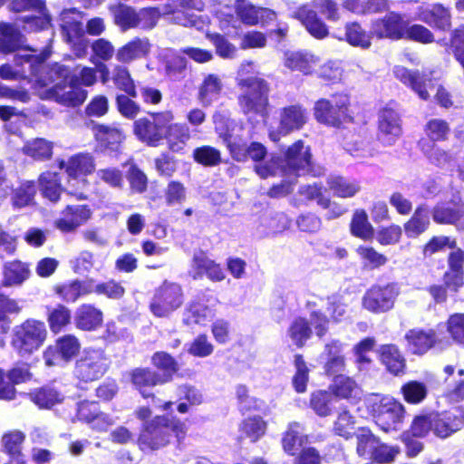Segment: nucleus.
<instances>
[{"label":"nucleus","mask_w":464,"mask_h":464,"mask_svg":"<svg viewBox=\"0 0 464 464\" xmlns=\"http://www.w3.org/2000/svg\"><path fill=\"white\" fill-rule=\"evenodd\" d=\"M69 70L63 65H39L34 74V87L41 99L53 100L64 106H78L86 100L87 92L67 82Z\"/></svg>","instance_id":"obj_1"},{"label":"nucleus","mask_w":464,"mask_h":464,"mask_svg":"<svg viewBox=\"0 0 464 464\" xmlns=\"http://www.w3.org/2000/svg\"><path fill=\"white\" fill-rule=\"evenodd\" d=\"M215 130L219 138L227 144L232 158L244 161L249 156L253 160L259 161L266 155V149L259 142H252L248 147L242 142V126L231 121L226 114L217 111L213 115Z\"/></svg>","instance_id":"obj_2"},{"label":"nucleus","mask_w":464,"mask_h":464,"mask_svg":"<svg viewBox=\"0 0 464 464\" xmlns=\"http://www.w3.org/2000/svg\"><path fill=\"white\" fill-rule=\"evenodd\" d=\"M187 432L186 424L176 417L156 416L143 424L138 442L142 450H156L168 445L172 435L181 439Z\"/></svg>","instance_id":"obj_3"},{"label":"nucleus","mask_w":464,"mask_h":464,"mask_svg":"<svg viewBox=\"0 0 464 464\" xmlns=\"http://www.w3.org/2000/svg\"><path fill=\"white\" fill-rule=\"evenodd\" d=\"M174 2H179L180 5L186 8L187 11H169L166 7L162 11L155 7L143 8L137 13L139 26L144 29H151L156 25L161 14L171 12L175 14L176 23L183 26H194L198 30H203L208 26L209 20L207 16L196 15L188 12L190 9L202 10L204 5L201 0H174Z\"/></svg>","instance_id":"obj_4"},{"label":"nucleus","mask_w":464,"mask_h":464,"mask_svg":"<svg viewBox=\"0 0 464 464\" xmlns=\"http://www.w3.org/2000/svg\"><path fill=\"white\" fill-rule=\"evenodd\" d=\"M367 405L376 423L385 431L397 430L404 419V406L392 397L372 394Z\"/></svg>","instance_id":"obj_5"},{"label":"nucleus","mask_w":464,"mask_h":464,"mask_svg":"<svg viewBox=\"0 0 464 464\" xmlns=\"http://www.w3.org/2000/svg\"><path fill=\"white\" fill-rule=\"evenodd\" d=\"M46 337L47 329L44 323L29 319L15 328L12 344L20 356L27 357L44 344Z\"/></svg>","instance_id":"obj_6"},{"label":"nucleus","mask_w":464,"mask_h":464,"mask_svg":"<svg viewBox=\"0 0 464 464\" xmlns=\"http://www.w3.org/2000/svg\"><path fill=\"white\" fill-rule=\"evenodd\" d=\"M349 104V98L343 94L334 95L331 99H321L314 104V118L320 123L339 127L344 122L353 121Z\"/></svg>","instance_id":"obj_7"},{"label":"nucleus","mask_w":464,"mask_h":464,"mask_svg":"<svg viewBox=\"0 0 464 464\" xmlns=\"http://www.w3.org/2000/svg\"><path fill=\"white\" fill-rule=\"evenodd\" d=\"M243 93L238 97V104L245 114L263 113L268 104L266 82L256 77H250L239 82Z\"/></svg>","instance_id":"obj_8"},{"label":"nucleus","mask_w":464,"mask_h":464,"mask_svg":"<svg viewBox=\"0 0 464 464\" xmlns=\"http://www.w3.org/2000/svg\"><path fill=\"white\" fill-rule=\"evenodd\" d=\"M183 291L179 284L165 281L154 294L150 308L157 317H167L183 304Z\"/></svg>","instance_id":"obj_9"},{"label":"nucleus","mask_w":464,"mask_h":464,"mask_svg":"<svg viewBox=\"0 0 464 464\" xmlns=\"http://www.w3.org/2000/svg\"><path fill=\"white\" fill-rule=\"evenodd\" d=\"M59 167L64 169L68 175V185L72 188L70 193H75L73 188H83L87 184L85 177L94 172L96 164L94 157L90 153H78L67 160H61Z\"/></svg>","instance_id":"obj_10"},{"label":"nucleus","mask_w":464,"mask_h":464,"mask_svg":"<svg viewBox=\"0 0 464 464\" xmlns=\"http://www.w3.org/2000/svg\"><path fill=\"white\" fill-rule=\"evenodd\" d=\"M109 366L108 358L99 349L85 350L76 362L75 374L84 382H92L102 377Z\"/></svg>","instance_id":"obj_11"},{"label":"nucleus","mask_w":464,"mask_h":464,"mask_svg":"<svg viewBox=\"0 0 464 464\" xmlns=\"http://www.w3.org/2000/svg\"><path fill=\"white\" fill-rule=\"evenodd\" d=\"M399 295L393 285L384 286H372L362 298V306L372 313H384L391 310Z\"/></svg>","instance_id":"obj_12"},{"label":"nucleus","mask_w":464,"mask_h":464,"mask_svg":"<svg viewBox=\"0 0 464 464\" xmlns=\"http://www.w3.org/2000/svg\"><path fill=\"white\" fill-rule=\"evenodd\" d=\"M306 121V113L300 106L292 105L283 108L280 111L279 125L276 130H271L269 138L278 141L282 136L299 130Z\"/></svg>","instance_id":"obj_13"},{"label":"nucleus","mask_w":464,"mask_h":464,"mask_svg":"<svg viewBox=\"0 0 464 464\" xmlns=\"http://www.w3.org/2000/svg\"><path fill=\"white\" fill-rule=\"evenodd\" d=\"M402 134V123L399 113L391 109L384 108L378 116V139L383 144L392 145Z\"/></svg>","instance_id":"obj_14"},{"label":"nucleus","mask_w":464,"mask_h":464,"mask_svg":"<svg viewBox=\"0 0 464 464\" xmlns=\"http://www.w3.org/2000/svg\"><path fill=\"white\" fill-rule=\"evenodd\" d=\"M408 22L397 13H389L376 20L372 26V34L378 38L404 39Z\"/></svg>","instance_id":"obj_15"},{"label":"nucleus","mask_w":464,"mask_h":464,"mask_svg":"<svg viewBox=\"0 0 464 464\" xmlns=\"http://www.w3.org/2000/svg\"><path fill=\"white\" fill-rule=\"evenodd\" d=\"M91 217L92 211L86 205L67 206L62 211L61 218L54 221V226L62 232H72L87 222Z\"/></svg>","instance_id":"obj_16"},{"label":"nucleus","mask_w":464,"mask_h":464,"mask_svg":"<svg viewBox=\"0 0 464 464\" xmlns=\"http://www.w3.org/2000/svg\"><path fill=\"white\" fill-rule=\"evenodd\" d=\"M320 58L307 52L287 53L285 58V66L291 71H299L304 74H312L318 66Z\"/></svg>","instance_id":"obj_17"},{"label":"nucleus","mask_w":464,"mask_h":464,"mask_svg":"<svg viewBox=\"0 0 464 464\" xmlns=\"http://www.w3.org/2000/svg\"><path fill=\"white\" fill-rule=\"evenodd\" d=\"M150 50V44L147 38H135L118 49L116 58L122 63H129L147 56Z\"/></svg>","instance_id":"obj_18"},{"label":"nucleus","mask_w":464,"mask_h":464,"mask_svg":"<svg viewBox=\"0 0 464 464\" xmlns=\"http://www.w3.org/2000/svg\"><path fill=\"white\" fill-rule=\"evenodd\" d=\"M394 73L396 78L401 82L411 86L420 99L428 100L430 95L426 88H431L433 85L430 79L420 76L419 73L411 72L404 67H396Z\"/></svg>","instance_id":"obj_19"},{"label":"nucleus","mask_w":464,"mask_h":464,"mask_svg":"<svg viewBox=\"0 0 464 464\" xmlns=\"http://www.w3.org/2000/svg\"><path fill=\"white\" fill-rule=\"evenodd\" d=\"M297 18L310 33L317 39H323L329 34L328 28L318 17L316 13L307 6L300 7L295 14Z\"/></svg>","instance_id":"obj_20"},{"label":"nucleus","mask_w":464,"mask_h":464,"mask_svg":"<svg viewBox=\"0 0 464 464\" xmlns=\"http://www.w3.org/2000/svg\"><path fill=\"white\" fill-rule=\"evenodd\" d=\"M464 425V415L460 412L449 413L444 417L433 414V432L440 438H447Z\"/></svg>","instance_id":"obj_21"},{"label":"nucleus","mask_w":464,"mask_h":464,"mask_svg":"<svg viewBox=\"0 0 464 464\" xmlns=\"http://www.w3.org/2000/svg\"><path fill=\"white\" fill-rule=\"evenodd\" d=\"M405 339L409 349L416 354H423L428 352L435 343V333L431 330L424 331L421 329L410 330Z\"/></svg>","instance_id":"obj_22"},{"label":"nucleus","mask_w":464,"mask_h":464,"mask_svg":"<svg viewBox=\"0 0 464 464\" xmlns=\"http://www.w3.org/2000/svg\"><path fill=\"white\" fill-rule=\"evenodd\" d=\"M74 321L77 328L92 331L102 324V313L93 305L82 304L77 309Z\"/></svg>","instance_id":"obj_23"},{"label":"nucleus","mask_w":464,"mask_h":464,"mask_svg":"<svg viewBox=\"0 0 464 464\" xmlns=\"http://www.w3.org/2000/svg\"><path fill=\"white\" fill-rule=\"evenodd\" d=\"M215 309L201 302H193L187 308L183 321L188 325H206L215 317Z\"/></svg>","instance_id":"obj_24"},{"label":"nucleus","mask_w":464,"mask_h":464,"mask_svg":"<svg viewBox=\"0 0 464 464\" xmlns=\"http://www.w3.org/2000/svg\"><path fill=\"white\" fill-rule=\"evenodd\" d=\"M432 218L436 223L452 224L458 229H464V211L460 207L438 205L432 210Z\"/></svg>","instance_id":"obj_25"},{"label":"nucleus","mask_w":464,"mask_h":464,"mask_svg":"<svg viewBox=\"0 0 464 464\" xmlns=\"http://www.w3.org/2000/svg\"><path fill=\"white\" fill-rule=\"evenodd\" d=\"M133 132L140 140L150 146H157L164 139L149 118H140L135 121Z\"/></svg>","instance_id":"obj_26"},{"label":"nucleus","mask_w":464,"mask_h":464,"mask_svg":"<svg viewBox=\"0 0 464 464\" xmlns=\"http://www.w3.org/2000/svg\"><path fill=\"white\" fill-rule=\"evenodd\" d=\"M235 9L240 21L248 25L257 24L259 19L264 16L269 19H273L275 17L274 12L265 8L256 9L244 0L237 1Z\"/></svg>","instance_id":"obj_27"},{"label":"nucleus","mask_w":464,"mask_h":464,"mask_svg":"<svg viewBox=\"0 0 464 464\" xmlns=\"http://www.w3.org/2000/svg\"><path fill=\"white\" fill-rule=\"evenodd\" d=\"M327 185L334 196L343 198L354 197L361 190V184L358 180L341 176L330 177Z\"/></svg>","instance_id":"obj_28"},{"label":"nucleus","mask_w":464,"mask_h":464,"mask_svg":"<svg viewBox=\"0 0 464 464\" xmlns=\"http://www.w3.org/2000/svg\"><path fill=\"white\" fill-rule=\"evenodd\" d=\"M223 88L222 81L216 74L207 75L201 83L198 91V100L205 106L210 105L217 101Z\"/></svg>","instance_id":"obj_29"},{"label":"nucleus","mask_w":464,"mask_h":464,"mask_svg":"<svg viewBox=\"0 0 464 464\" xmlns=\"http://www.w3.org/2000/svg\"><path fill=\"white\" fill-rule=\"evenodd\" d=\"M286 164L294 170L304 169L310 165L311 154L309 149L298 140L288 148L285 154Z\"/></svg>","instance_id":"obj_30"},{"label":"nucleus","mask_w":464,"mask_h":464,"mask_svg":"<svg viewBox=\"0 0 464 464\" xmlns=\"http://www.w3.org/2000/svg\"><path fill=\"white\" fill-rule=\"evenodd\" d=\"M381 361L386 369L394 375L404 372L405 359L394 345H384L381 349Z\"/></svg>","instance_id":"obj_31"},{"label":"nucleus","mask_w":464,"mask_h":464,"mask_svg":"<svg viewBox=\"0 0 464 464\" xmlns=\"http://www.w3.org/2000/svg\"><path fill=\"white\" fill-rule=\"evenodd\" d=\"M420 19L441 30H447L450 26L449 11L440 5H435L430 8L422 10L420 14Z\"/></svg>","instance_id":"obj_32"},{"label":"nucleus","mask_w":464,"mask_h":464,"mask_svg":"<svg viewBox=\"0 0 464 464\" xmlns=\"http://www.w3.org/2000/svg\"><path fill=\"white\" fill-rule=\"evenodd\" d=\"M430 225L428 208L424 206L418 207L412 217L404 224V230L409 237H416L423 233Z\"/></svg>","instance_id":"obj_33"},{"label":"nucleus","mask_w":464,"mask_h":464,"mask_svg":"<svg viewBox=\"0 0 464 464\" xmlns=\"http://www.w3.org/2000/svg\"><path fill=\"white\" fill-rule=\"evenodd\" d=\"M331 393L336 397L343 399L355 398L360 395L361 391L356 382L344 375H337L334 377L330 386Z\"/></svg>","instance_id":"obj_34"},{"label":"nucleus","mask_w":464,"mask_h":464,"mask_svg":"<svg viewBox=\"0 0 464 464\" xmlns=\"http://www.w3.org/2000/svg\"><path fill=\"white\" fill-rule=\"evenodd\" d=\"M169 147L172 151L182 150L187 142L190 140L189 128L184 123H173L169 125L166 135Z\"/></svg>","instance_id":"obj_35"},{"label":"nucleus","mask_w":464,"mask_h":464,"mask_svg":"<svg viewBox=\"0 0 464 464\" xmlns=\"http://www.w3.org/2000/svg\"><path fill=\"white\" fill-rule=\"evenodd\" d=\"M94 136L101 146L111 150H115L124 140L121 130L104 125H98L94 128Z\"/></svg>","instance_id":"obj_36"},{"label":"nucleus","mask_w":464,"mask_h":464,"mask_svg":"<svg viewBox=\"0 0 464 464\" xmlns=\"http://www.w3.org/2000/svg\"><path fill=\"white\" fill-rule=\"evenodd\" d=\"M29 275L30 270L25 264L13 261L5 266L2 284L6 286L20 285L29 277Z\"/></svg>","instance_id":"obj_37"},{"label":"nucleus","mask_w":464,"mask_h":464,"mask_svg":"<svg viewBox=\"0 0 464 464\" xmlns=\"http://www.w3.org/2000/svg\"><path fill=\"white\" fill-rule=\"evenodd\" d=\"M21 307L18 303L7 296H0V345L3 344L2 336L10 329V315L18 314Z\"/></svg>","instance_id":"obj_38"},{"label":"nucleus","mask_w":464,"mask_h":464,"mask_svg":"<svg viewBox=\"0 0 464 464\" xmlns=\"http://www.w3.org/2000/svg\"><path fill=\"white\" fill-rule=\"evenodd\" d=\"M39 187L42 195L52 202H56L62 193L61 183L54 172H44L39 178Z\"/></svg>","instance_id":"obj_39"},{"label":"nucleus","mask_w":464,"mask_h":464,"mask_svg":"<svg viewBox=\"0 0 464 464\" xmlns=\"http://www.w3.org/2000/svg\"><path fill=\"white\" fill-rule=\"evenodd\" d=\"M131 382L145 398L149 396V394L146 393L147 387L163 383L160 374L149 369L134 370L131 373Z\"/></svg>","instance_id":"obj_40"},{"label":"nucleus","mask_w":464,"mask_h":464,"mask_svg":"<svg viewBox=\"0 0 464 464\" xmlns=\"http://www.w3.org/2000/svg\"><path fill=\"white\" fill-rule=\"evenodd\" d=\"M23 35L9 24H0V48L5 52H12L22 46Z\"/></svg>","instance_id":"obj_41"},{"label":"nucleus","mask_w":464,"mask_h":464,"mask_svg":"<svg viewBox=\"0 0 464 464\" xmlns=\"http://www.w3.org/2000/svg\"><path fill=\"white\" fill-rule=\"evenodd\" d=\"M80 13L75 9L64 10L61 14L62 28L66 33L68 41L80 36L82 34V24L80 22Z\"/></svg>","instance_id":"obj_42"},{"label":"nucleus","mask_w":464,"mask_h":464,"mask_svg":"<svg viewBox=\"0 0 464 464\" xmlns=\"http://www.w3.org/2000/svg\"><path fill=\"white\" fill-rule=\"evenodd\" d=\"M54 347L61 359L67 362L78 354L81 343L74 335L66 334L56 340Z\"/></svg>","instance_id":"obj_43"},{"label":"nucleus","mask_w":464,"mask_h":464,"mask_svg":"<svg viewBox=\"0 0 464 464\" xmlns=\"http://www.w3.org/2000/svg\"><path fill=\"white\" fill-rule=\"evenodd\" d=\"M31 400L42 409H50L61 403L63 396L53 388H43L30 394Z\"/></svg>","instance_id":"obj_44"},{"label":"nucleus","mask_w":464,"mask_h":464,"mask_svg":"<svg viewBox=\"0 0 464 464\" xmlns=\"http://www.w3.org/2000/svg\"><path fill=\"white\" fill-rule=\"evenodd\" d=\"M56 292L67 302H75L79 297L92 292L91 284L73 281L68 285L58 286Z\"/></svg>","instance_id":"obj_45"},{"label":"nucleus","mask_w":464,"mask_h":464,"mask_svg":"<svg viewBox=\"0 0 464 464\" xmlns=\"http://www.w3.org/2000/svg\"><path fill=\"white\" fill-rule=\"evenodd\" d=\"M351 231L353 236L364 240L373 237V228L368 221V216L363 210H357L353 217Z\"/></svg>","instance_id":"obj_46"},{"label":"nucleus","mask_w":464,"mask_h":464,"mask_svg":"<svg viewBox=\"0 0 464 464\" xmlns=\"http://www.w3.org/2000/svg\"><path fill=\"white\" fill-rule=\"evenodd\" d=\"M193 265L198 269V274L206 272L211 280L221 281L225 278V274L220 266L208 259L203 253L194 256Z\"/></svg>","instance_id":"obj_47"},{"label":"nucleus","mask_w":464,"mask_h":464,"mask_svg":"<svg viewBox=\"0 0 464 464\" xmlns=\"http://www.w3.org/2000/svg\"><path fill=\"white\" fill-rule=\"evenodd\" d=\"M152 362L155 367L161 370L163 373L160 376L163 383L169 382L172 376L178 371V364L175 360L166 353H156L152 357Z\"/></svg>","instance_id":"obj_48"},{"label":"nucleus","mask_w":464,"mask_h":464,"mask_svg":"<svg viewBox=\"0 0 464 464\" xmlns=\"http://www.w3.org/2000/svg\"><path fill=\"white\" fill-rule=\"evenodd\" d=\"M312 329L304 318H297L290 325L288 335L292 342L298 347H302L311 337Z\"/></svg>","instance_id":"obj_49"},{"label":"nucleus","mask_w":464,"mask_h":464,"mask_svg":"<svg viewBox=\"0 0 464 464\" xmlns=\"http://www.w3.org/2000/svg\"><path fill=\"white\" fill-rule=\"evenodd\" d=\"M71 311L63 306L58 305L48 313V323L53 333L57 334L71 322Z\"/></svg>","instance_id":"obj_50"},{"label":"nucleus","mask_w":464,"mask_h":464,"mask_svg":"<svg viewBox=\"0 0 464 464\" xmlns=\"http://www.w3.org/2000/svg\"><path fill=\"white\" fill-rule=\"evenodd\" d=\"M193 159L198 164L213 167L221 162V153L218 149L205 145L194 150Z\"/></svg>","instance_id":"obj_51"},{"label":"nucleus","mask_w":464,"mask_h":464,"mask_svg":"<svg viewBox=\"0 0 464 464\" xmlns=\"http://www.w3.org/2000/svg\"><path fill=\"white\" fill-rule=\"evenodd\" d=\"M401 392L407 402L417 404L426 398L428 389L422 382L411 381L401 387Z\"/></svg>","instance_id":"obj_52"},{"label":"nucleus","mask_w":464,"mask_h":464,"mask_svg":"<svg viewBox=\"0 0 464 464\" xmlns=\"http://www.w3.org/2000/svg\"><path fill=\"white\" fill-rule=\"evenodd\" d=\"M331 401V393L316 391L311 394L310 407L318 416L326 417L332 412Z\"/></svg>","instance_id":"obj_53"},{"label":"nucleus","mask_w":464,"mask_h":464,"mask_svg":"<svg viewBox=\"0 0 464 464\" xmlns=\"http://www.w3.org/2000/svg\"><path fill=\"white\" fill-rule=\"evenodd\" d=\"M53 147L44 139H35L24 147V152L36 160H47L52 156Z\"/></svg>","instance_id":"obj_54"},{"label":"nucleus","mask_w":464,"mask_h":464,"mask_svg":"<svg viewBox=\"0 0 464 464\" xmlns=\"http://www.w3.org/2000/svg\"><path fill=\"white\" fill-rule=\"evenodd\" d=\"M346 41L353 46L367 49L371 46L370 35L356 23L346 25Z\"/></svg>","instance_id":"obj_55"},{"label":"nucleus","mask_w":464,"mask_h":464,"mask_svg":"<svg viewBox=\"0 0 464 464\" xmlns=\"http://www.w3.org/2000/svg\"><path fill=\"white\" fill-rule=\"evenodd\" d=\"M301 431L302 428L298 423H293L289 426L282 440L283 448L286 453L294 455L298 450L297 446L303 444L304 438L301 435Z\"/></svg>","instance_id":"obj_56"},{"label":"nucleus","mask_w":464,"mask_h":464,"mask_svg":"<svg viewBox=\"0 0 464 464\" xmlns=\"http://www.w3.org/2000/svg\"><path fill=\"white\" fill-rule=\"evenodd\" d=\"M115 22L123 28L137 27V13L129 6L117 5L111 9Z\"/></svg>","instance_id":"obj_57"},{"label":"nucleus","mask_w":464,"mask_h":464,"mask_svg":"<svg viewBox=\"0 0 464 464\" xmlns=\"http://www.w3.org/2000/svg\"><path fill=\"white\" fill-rule=\"evenodd\" d=\"M295 373L293 377V385L297 392H304L309 380V369L301 355L295 357Z\"/></svg>","instance_id":"obj_58"},{"label":"nucleus","mask_w":464,"mask_h":464,"mask_svg":"<svg viewBox=\"0 0 464 464\" xmlns=\"http://www.w3.org/2000/svg\"><path fill=\"white\" fill-rule=\"evenodd\" d=\"M35 195L34 184L32 181H25L14 190L12 198L13 204L16 208H23L30 205Z\"/></svg>","instance_id":"obj_59"},{"label":"nucleus","mask_w":464,"mask_h":464,"mask_svg":"<svg viewBox=\"0 0 464 464\" xmlns=\"http://www.w3.org/2000/svg\"><path fill=\"white\" fill-rule=\"evenodd\" d=\"M241 430L252 441H256L265 434L266 423L260 417H252L243 421Z\"/></svg>","instance_id":"obj_60"},{"label":"nucleus","mask_w":464,"mask_h":464,"mask_svg":"<svg viewBox=\"0 0 464 464\" xmlns=\"http://www.w3.org/2000/svg\"><path fill=\"white\" fill-rule=\"evenodd\" d=\"M114 83L130 96L136 97V88L133 80L130 78L129 71L121 66H117L113 75Z\"/></svg>","instance_id":"obj_61"},{"label":"nucleus","mask_w":464,"mask_h":464,"mask_svg":"<svg viewBox=\"0 0 464 464\" xmlns=\"http://www.w3.org/2000/svg\"><path fill=\"white\" fill-rule=\"evenodd\" d=\"M354 417L346 410L341 411L334 422V432L342 437L348 438L354 430Z\"/></svg>","instance_id":"obj_62"},{"label":"nucleus","mask_w":464,"mask_h":464,"mask_svg":"<svg viewBox=\"0 0 464 464\" xmlns=\"http://www.w3.org/2000/svg\"><path fill=\"white\" fill-rule=\"evenodd\" d=\"M447 330L451 338L464 346V314H453L447 321Z\"/></svg>","instance_id":"obj_63"},{"label":"nucleus","mask_w":464,"mask_h":464,"mask_svg":"<svg viewBox=\"0 0 464 464\" xmlns=\"http://www.w3.org/2000/svg\"><path fill=\"white\" fill-rule=\"evenodd\" d=\"M356 252L365 264L372 268L384 266L388 260L384 255L379 253L371 246H361L357 248Z\"/></svg>","instance_id":"obj_64"}]
</instances>
